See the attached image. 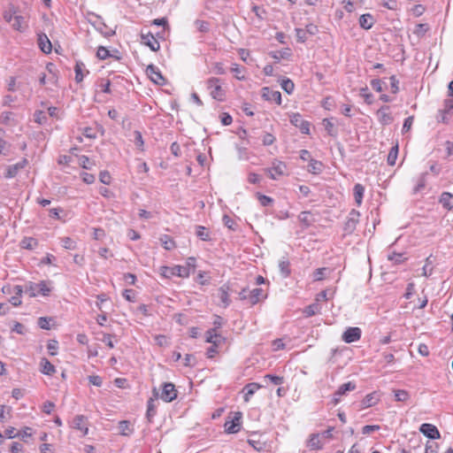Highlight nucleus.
Returning a JSON list of instances; mask_svg holds the SVG:
<instances>
[{
	"mask_svg": "<svg viewBox=\"0 0 453 453\" xmlns=\"http://www.w3.org/2000/svg\"><path fill=\"white\" fill-rule=\"evenodd\" d=\"M354 389H356V384L352 381H349L347 383H343L342 385H341L336 390V392L334 394V403H337L340 401L342 395Z\"/></svg>",
	"mask_w": 453,
	"mask_h": 453,
	"instance_id": "6ab92c4d",
	"label": "nucleus"
},
{
	"mask_svg": "<svg viewBox=\"0 0 453 453\" xmlns=\"http://www.w3.org/2000/svg\"><path fill=\"white\" fill-rule=\"evenodd\" d=\"M95 27L98 30L102 35L106 37H110L114 35V31L111 29H108L106 25L97 17V20L94 23Z\"/></svg>",
	"mask_w": 453,
	"mask_h": 453,
	"instance_id": "72a5a7b5",
	"label": "nucleus"
},
{
	"mask_svg": "<svg viewBox=\"0 0 453 453\" xmlns=\"http://www.w3.org/2000/svg\"><path fill=\"white\" fill-rule=\"evenodd\" d=\"M290 123L305 134L310 133V123L304 120L302 115L298 112L290 115Z\"/></svg>",
	"mask_w": 453,
	"mask_h": 453,
	"instance_id": "6e6552de",
	"label": "nucleus"
},
{
	"mask_svg": "<svg viewBox=\"0 0 453 453\" xmlns=\"http://www.w3.org/2000/svg\"><path fill=\"white\" fill-rule=\"evenodd\" d=\"M380 426L378 425H366L362 428L363 434H370L371 433L379 431Z\"/></svg>",
	"mask_w": 453,
	"mask_h": 453,
	"instance_id": "052dcab7",
	"label": "nucleus"
},
{
	"mask_svg": "<svg viewBox=\"0 0 453 453\" xmlns=\"http://www.w3.org/2000/svg\"><path fill=\"white\" fill-rule=\"evenodd\" d=\"M142 43L148 46L152 51H157L160 48L158 41L150 33L142 35Z\"/></svg>",
	"mask_w": 453,
	"mask_h": 453,
	"instance_id": "aec40b11",
	"label": "nucleus"
},
{
	"mask_svg": "<svg viewBox=\"0 0 453 453\" xmlns=\"http://www.w3.org/2000/svg\"><path fill=\"white\" fill-rule=\"evenodd\" d=\"M134 143L139 150H144V140L142 133L138 130L134 131Z\"/></svg>",
	"mask_w": 453,
	"mask_h": 453,
	"instance_id": "c03bdc74",
	"label": "nucleus"
},
{
	"mask_svg": "<svg viewBox=\"0 0 453 453\" xmlns=\"http://www.w3.org/2000/svg\"><path fill=\"white\" fill-rule=\"evenodd\" d=\"M231 290L230 285L228 283L223 284L219 288V297L221 301L222 306L226 308L231 303V299L229 297V292Z\"/></svg>",
	"mask_w": 453,
	"mask_h": 453,
	"instance_id": "2eb2a0df",
	"label": "nucleus"
},
{
	"mask_svg": "<svg viewBox=\"0 0 453 453\" xmlns=\"http://www.w3.org/2000/svg\"><path fill=\"white\" fill-rule=\"evenodd\" d=\"M61 245L65 250H75L77 248V242L70 237H62L60 239Z\"/></svg>",
	"mask_w": 453,
	"mask_h": 453,
	"instance_id": "49530a36",
	"label": "nucleus"
},
{
	"mask_svg": "<svg viewBox=\"0 0 453 453\" xmlns=\"http://www.w3.org/2000/svg\"><path fill=\"white\" fill-rule=\"evenodd\" d=\"M265 380H270L274 385H280L283 383V377L273 375V374L265 375Z\"/></svg>",
	"mask_w": 453,
	"mask_h": 453,
	"instance_id": "6e6d98bb",
	"label": "nucleus"
},
{
	"mask_svg": "<svg viewBox=\"0 0 453 453\" xmlns=\"http://www.w3.org/2000/svg\"><path fill=\"white\" fill-rule=\"evenodd\" d=\"M353 193H354V198H355V202H356L357 205L360 206L362 204L364 194H365L364 186L360 183L355 184L354 188H353Z\"/></svg>",
	"mask_w": 453,
	"mask_h": 453,
	"instance_id": "7c9ffc66",
	"label": "nucleus"
},
{
	"mask_svg": "<svg viewBox=\"0 0 453 453\" xmlns=\"http://www.w3.org/2000/svg\"><path fill=\"white\" fill-rule=\"evenodd\" d=\"M359 217H360V213L358 211L354 210V209L350 211L348 219L344 225V231L347 234H351L354 232V230L356 229L357 224L359 221Z\"/></svg>",
	"mask_w": 453,
	"mask_h": 453,
	"instance_id": "1a4fd4ad",
	"label": "nucleus"
},
{
	"mask_svg": "<svg viewBox=\"0 0 453 453\" xmlns=\"http://www.w3.org/2000/svg\"><path fill=\"white\" fill-rule=\"evenodd\" d=\"M239 298L242 301H248L251 305H255L261 299L265 298V295L263 289L260 288H256L252 290L243 288L239 292Z\"/></svg>",
	"mask_w": 453,
	"mask_h": 453,
	"instance_id": "7ed1b4c3",
	"label": "nucleus"
},
{
	"mask_svg": "<svg viewBox=\"0 0 453 453\" xmlns=\"http://www.w3.org/2000/svg\"><path fill=\"white\" fill-rule=\"evenodd\" d=\"M295 31L298 42H304L308 39L307 32L305 29L296 28Z\"/></svg>",
	"mask_w": 453,
	"mask_h": 453,
	"instance_id": "13d9d810",
	"label": "nucleus"
},
{
	"mask_svg": "<svg viewBox=\"0 0 453 453\" xmlns=\"http://www.w3.org/2000/svg\"><path fill=\"white\" fill-rule=\"evenodd\" d=\"M272 180H278L280 177L286 174L287 165L278 159L272 162L271 167L265 170Z\"/></svg>",
	"mask_w": 453,
	"mask_h": 453,
	"instance_id": "423d86ee",
	"label": "nucleus"
},
{
	"mask_svg": "<svg viewBox=\"0 0 453 453\" xmlns=\"http://www.w3.org/2000/svg\"><path fill=\"white\" fill-rule=\"evenodd\" d=\"M419 431H420V433H422L425 436H426L429 439L435 440V439H439L441 436L438 428L433 424H429V423L422 424L419 427Z\"/></svg>",
	"mask_w": 453,
	"mask_h": 453,
	"instance_id": "9b49d317",
	"label": "nucleus"
},
{
	"mask_svg": "<svg viewBox=\"0 0 453 453\" xmlns=\"http://www.w3.org/2000/svg\"><path fill=\"white\" fill-rule=\"evenodd\" d=\"M153 395L156 399L159 397V394L156 388L153 389ZM177 397V391L175 389V386L171 382H166L163 385L162 393L160 395V398L166 402L170 403L173 401Z\"/></svg>",
	"mask_w": 453,
	"mask_h": 453,
	"instance_id": "20e7f679",
	"label": "nucleus"
},
{
	"mask_svg": "<svg viewBox=\"0 0 453 453\" xmlns=\"http://www.w3.org/2000/svg\"><path fill=\"white\" fill-rule=\"evenodd\" d=\"M38 45L42 52L46 54L51 52L52 45L50 39L45 34L38 35Z\"/></svg>",
	"mask_w": 453,
	"mask_h": 453,
	"instance_id": "b1692460",
	"label": "nucleus"
},
{
	"mask_svg": "<svg viewBox=\"0 0 453 453\" xmlns=\"http://www.w3.org/2000/svg\"><path fill=\"white\" fill-rule=\"evenodd\" d=\"M196 234L197 237L203 241H207L210 238L207 229L203 226H196Z\"/></svg>",
	"mask_w": 453,
	"mask_h": 453,
	"instance_id": "603ef678",
	"label": "nucleus"
},
{
	"mask_svg": "<svg viewBox=\"0 0 453 453\" xmlns=\"http://www.w3.org/2000/svg\"><path fill=\"white\" fill-rule=\"evenodd\" d=\"M380 399V395L378 392L367 394L362 400L361 404L363 409H366L374 406Z\"/></svg>",
	"mask_w": 453,
	"mask_h": 453,
	"instance_id": "4be33fe9",
	"label": "nucleus"
},
{
	"mask_svg": "<svg viewBox=\"0 0 453 453\" xmlns=\"http://www.w3.org/2000/svg\"><path fill=\"white\" fill-rule=\"evenodd\" d=\"M163 247L167 250H171L175 248V242L173 239H171L168 235H164L160 239Z\"/></svg>",
	"mask_w": 453,
	"mask_h": 453,
	"instance_id": "3c124183",
	"label": "nucleus"
},
{
	"mask_svg": "<svg viewBox=\"0 0 453 453\" xmlns=\"http://www.w3.org/2000/svg\"><path fill=\"white\" fill-rule=\"evenodd\" d=\"M428 173H422L417 179H416V184L413 188V194H418L420 191H422L426 185V178Z\"/></svg>",
	"mask_w": 453,
	"mask_h": 453,
	"instance_id": "c756f323",
	"label": "nucleus"
},
{
	"mask_svg": "<svg viewBox=\"0 0 453 453\" xmlns=\"http://www.w3.org/2000/svg\"><path fill=\"white\" fill-rule=\"evenodd\" d=\"M289 262L288 260H281L279 263V268L283 277H288L290 274Z\"/></svg>",
	"mask_w": 453,
	"mask_h": 453,
	"instance_id": "8fccbe9b",
	"label": "nucleus"
},
{
	"mask_svg": "<svg viewBox=\"0 0 453 453\" xmlns=\"http://www.w3.org/2000/svg\"><path fill=\"white\" fill-rule=\"evenodd\" d=\"M319 437H320L319 434H312L310 436V440L308 441V445L307 446L311 449H313V450L322 449V448L324 446V443L321 441Z\"/></svg>",
	"mask_w": 453,
	"mask_h": 453,
	"instance_id": "cd10ccee",
	"label": "nucleus"
},
{
	"mask_svg": "<svg viewBox=\"0 0 453 453\" xmlns=\"http://www.w3.org/2000/svg\"><path fill=\"white\" fill-rule=\"evenodd\" d=\"M122 295L127 301L135 302V292L133 289H125Z\"/></svg>",
	"mask_w": 453,
	"mask_h": 453,
	"instance_id": "774afa93",
	"label": "nucleus"
},
{
	"mask_svg": "<svg viewBox=\"0 0 453 453\" xmlns=\"http://www.w3.org/2000/svg\"><path fill=\"white\" fill-rule=\"evenodd\" d=\"M257 199L262 206H269L273 203V199L268 196L257 194Z\"/></svg>",
	"mask_w": 453,
	"mask_h": 453,
	"instance_id": "5fc2aeb1",
	"label": "nucleus"
},
{
	"mask_svg": "<svg viewBox=\"0 0 453 453\" xmlns=\"http://www.w3.org/2000/svg\"><path fill=\"white\" fill-rule=\"evenodd\" d=\"M74 72H75V81L78 83L82 81L85 75L88 73V71L86 70L85 65L81 61L76 62L75 66H74Z\"/></svg>",
	"mask_w": 453,
	"mask_h": 453,
	"instance_id": "a878e982",
	"label": "nucleus"
},
{
	"mask_svg": "<svg viewBox=\"0 0 453 453\" xmlns=\"http://www.w3.org/2000/svg\"><path fill=\"white\" fill-rule=\"evenodd\" d=\"M10 25L13 30L19 33H24L28 28V20L26 19V17L19 14L14 17Z\"/></svg>",
	"mask_w": 453,
	"mask_h": 453,
	"instance_id": "4468645a",
	"label": "nucleus"
},
{
	"mask_svg": "<svg viewBox=\"0 0 453 453\" xmlns=\"http://www.w3.org/2000/svg\"><path fill=\"white\" fill-rule=\"evenodd\" d=\"M119 434L123 436H129L134 433V427L128 420H122L119 423Z\"/></svg>",
	"mask_w": 453,
	"mask_h": 453,
	"instance_id": "2f4dec72",
	"label": "nucleus"
},
{
	"mask_svg": "<svg viewBox=\"0 0 453 453\" xmlns=\"http://www.w3.org/2000/svg\"><path fill=\"white\" fill-rule=\"evenodd\" d=\"M271 56L277 61H280V59H288L291 56V50L290 49L287 48L283 50L273 52Z\"/></svg>",
	"mask_w": 453,
	"mask_h": 453,
	"instance_id": "a19ab883",
	"label": "nucleus"
},
{
	"mask_svg": "<svg viewBox=\"0 0 453 453\" xmlns=\"http://www.w3.org/2000/svg\"><path fill=\"white\" fill-rule=\"evenodd\" d=\"M146 73L150 79L157 85H164L165 84V78L161 74L160 71L157 66L154 65H148L146 69Z\"/></svg>",
	"mask_w": 453,
	"mask_h": 453,
	"instance_id": "f8f14e48",
	"label": "nucleus"
},
{
	"mask_svg": "<svg viewBox=\"0 0 453 453\" xmlns=\"http://www.w3.org/2000/svg\"><path fill=\"white\" fill-rule=\"evenodd\" d=\"M73 427L80 430L83 435H87L88 428L86 424V418L83 415H77L73 420Z\"/></svg>",
	"mask_w": 453,
	"mask_h": 453,
	"instance_id": "5701e85b",
	"label": "nucleus"
},
{
	"mask_svg": "<svg viewBox=\"0 0 453 453\" xmlns=\"http://www.w3.org/2000/svg\"><path fill=\"white\" fill-rule=\"evenodd\" d=\"M99 180L102 183L105 184V185H109L111 183V174L109 172L107 171H102L100 173H99Z\"/></svg>",
	"mask_w": 453,
	"mask_h": 453,
	"instance_id": "680f3d73",
	"label": "nucleus"
},
{
	"mask_svg": "<svg viewBox=\"0 0 453 453\" xmlns=\"http://www.w3.org/2000/svg\"><path fill=\"white\" fill-rule=\"evenodd\" d=\"M280 87L288 95L292 94L295 89L294 82L288 78H284L280 81Z\"/></svg>",
	"mask_w": 453,
	"mask_h": 453,
	"instance_id": "a18cd8bd",
	"label": "nucleus"
},
{
	"mask_svg": "<svg viewBox=\"0 0 453 453\" xmlns=\"http://www.w3.org/2000/svg\"><path fill=\"white\" fill-rule=\"evenodd\" d=\"M231 71L234 73V77L237 80H246V69L244 67H241L238 64H233L231 66Z\"/></svg>",
	"mask_w": 453,
	"mask_h": 453,
	"instance_id": "e433bc0d",
	"label": "nucleus"
},
{
	"mask_svg": "<svg viewBox=\"0 0 453 453\" xmlns=\"http://www.w3.org/2000/svg\"><path fill=\"white\" fill-rule=\"evenodd\" d=\"M27 164V159H23L14 165H9L6 169V173H4V177L6 179L14 178L19 170L23 169Z\"/></svg>",
	"mask_w": 453,
	"mask_h": 453,
	"instance_id": "a211bd4d",
	"label": "nucleus"
},
{
	"mask_svg": "<svg viewBox=\"0 0 453 453\" xmlns=\"http://www.w3.org/2000/svg\"><path fill=\"white\" fill-rule=\"evenodd\" d=\"M361 338V329L359 327H349L343 334L342 340L347 343H351L358 341Z\"/></svg>",
	"mask_w": 453,
	"mask_h": 453,
	"instance_id": "ddd939ff",
	"label": "nucleus"
},
{
	"mask_svg": "<svg viewBox=\"0 0 453 453\" xmlns=\"http://www.w3.org/2000/svg\"><path fill=\"white\" fill-rule=\"evenodd\" d=\"M17 15H19V7L13 4H9L3 11V19L8 24L12 23Z\"/></svg>",
	"mask_w": 453,
	"mask_h": 453,
	"instance_id": "f3484780",
	"label": "nucleus"
},
{
	"mask_svg": "<svg viewBox=\"0 0 453 453\" xmlns=\"http://www.w3.org/2000/svg\"><path fill=\"white\" fill-rule=\"evenodd\" d=\"M205 87L211 97L218 102H224L226 90L223 87V81L217 77H210L205 81Z\"/></svg>",
	"mask_w": 453,
	"mask_h": 453,
	"instance_id": "f257e3e1",
	"label": "nucleus"
},
{
	"mask_svg": "<svg viewBox=\"0 0 453 453\" xmlns=\"http://www.w3.org/2000/svg\"><path fill=\"white\" fill-rule=\"evenodd\" d=\"M440 203L448 211L453 209V195L449 192H443L439 200Z\"/></svg>",
	"mask_w": 453,
	"mask_h": 453,
	"instance_id": "bb28decb",
	"label": "nucleus"
},
{
	"mask_svg": "<svg viewBox=\"0 0 453 453\" xmlns=\"http://www.w3.org/2000/svg\"><path fill=\"white\" fill-rule=\"evenodd\" d=\"M298 220L301 222V224L303 225L304 227H309L313 223L311 212L306 211H302L298 215Z\"/></svg>",
	"mask_w": 453,
	"mask_h": 453,
	"instance_id": "4c0bfd02",
	"label": "nucleus"
},
{
	"mask_svg": "<svg viewBox=\"0 0 453 453\" xmlns=\"http://www.w3.org/2000/svg\"><path fill=\"white\" fill-rule=\"evenodd\" d=\"M381 5L388 10H396L398 7L396 0H381Z\"/></svg>",
	"mask_w": 453,
	"mask_h": 453,
	"instance_id": "bf43d9fd",
	"label": "nucleus"
},
{
	"mask_svg": "<svg viewBox=\"0 0 453 453\" xmlns=\"http://www.w3.org/2000/svg\"><path fill=\"white\" fill-rule=\"evenodd\" d=\"M388 259L395 265H399L405 261L406 257L403 253L392 252L388 255Z\"/></svg>",
	"mask_w": 453,
	"mask_h": 453,
	"instance_id": "de8ad7c7",
	"label": "nucleus"
},
{
	"mask_svg": "<svg viewBox=\"0 0 453 453\" xmlns=\"http://www.w3.org/2000/svg\"><path fill=\"white\" fill-rule=\"evenodd\" d=\"M35 121L38 124H43L47 120V117L42 111H36L34 114Z\"/></svg>",
	"mask_w": 453,
	"mask_h": 453,
	"instance_id": "4d7b16f0",
	"label": "nucleus"
},
{
	"mask_svg": "<svg viewBox=\"0 0 453 453\" xmlns=\"http://www.w3.org/2000/svg\"><path fill=\"white\" fill-rule=\"evenodd\" d=\"M196 258L194 257H189L186 260V265H182V267L186 268L189 272V274H190L196 269Z\"/></svg>",
	"mask_w": 453,
	"mask_h": 453,
	"instance_id": "864d4df0",
	"label": "nucleus"
},
{
	"mask_svg": "<svg viewBox=\"0 0 453 453\" xmlns=\"http://www.w3.org/2000/svg\"><path fill=\"white\" fill-rule=\"evenodd\" d=\"M261 388L257 383H249L244 387V401L249 402L250 397Z\"/></svg>",
	"mask_w": 453,
	"mask_h": 453,
	"instance_id": "c85d7f7f",
	"label": "nucleus"
},
{
	"mask_svg": "<svg viewBox=\"0 0 453 453\" xmlns=\"http://www.w3.org/2000/svg\"><path fill=\"white\" fill-rule=\"evenodd\" d=\"M47 349L49 350V353L51 355V356H55L57 355V350H58V342L55 341V340H51V341H49L48 343H47Z\"/></svg>",
	"mask_w": 453,
	"mask_h": 453,
	"instance_id": "0e129e2a",
	"label": "nucleus"
},
{
	"mask_svg": "<svg viewBox=\"0 0 453 453\" xmlns=\"http://www.w3.org/2000/svg\"><path fill=\"white\" fill-rule=\"evenodd\" d=\"M14 289H15L16 295L11 297L10 303L13 306L17 307V306H19L21 304V296H22V293H23V289H22V287L19 286V285L15 286Z\"/></svg>",
	"mask_w": 453,
	"mask_h": 453,
	"instance_id": "58836bf2",
	"label": "nucleus"
},
{
	"mask_svg": "<svg viewBox=\"0 0 453 453\" xmlns=\"http://www.w3.org/2000/svg\"><path fill=\"white\" fill-rule=\"evenodd\" d=\"M395 399L397 402H406L410 398V394L408 391L403 389H397L394 391Z\"/></svg>",
	"mask_w": 453,
	"mask_h": 453,
	"instance_id": "09e8293b",
	"label": "nucleus"
},
{
	"mask_svg": "<svg viewBox=\"0 0 453 453\" xmlns=\"http://www.w3.org/2000/svg\"><path fill=\"white\" fill-rule=\"evenodd\" d=\"M39 245L38 241L34 237H24L19 242V247L24 250H33Z\"/></svg>",
	"mask_w": 453,
	"mask_h": 453,
	"instance_id": "393cba45",
	"label": "nucleus"
},
{
	"mask_svg": "<svg viewBox=\"0 0 453 453\" xmlns=\"http://www.w3.org/2000/svg\"><path fill=\"white\" fill-rule=\"evenodd\" d=\"M156 415V404H155V399L150 398L147 403V412L146 416L148 420L150 422L152 418Z\"/></svg>",
	"mask_w": 453,
	"mask_h": 453,
	"instance_id": "37998d69",
	"label": "nucleus"
},
{
	"mask_svg": "<svg viewBox=\"0 0 453 453\" xmlns=\"http://www.w3.org/2000/svg\"><path fill=\"white\" fill-rule=\"evenodd\" d=\"M359 25L362 28L368 30L373 26V17L370 13H365L360 16Z\"/></svg>",
	"mask_w": 453,
	"mask_h": 453,
	"instance_id": "f704fd0d",
	"label": "nucleus"
},
{
	"mask_svg": "<svg viewBox=\"0 0 453 453\" xmlns=\"http://www.w3.org/2000/svg\"><path fill=\"white\" fill-rule=\"evenodd\" d=\"M262 97L265 101L274 102L278 105L281 104V94L278 90H273L268 87L262 88Z\"/></svg>",
	"mask_w": 453,
	"mask_h": 453,
	"instance_id": "9d476101",
	"label": "nucleus"
},
{
	"mask_svg": "<svg viewBox=\"0 0 453 453\" xmlns=\"http://www.w3.org/2000/svg\"><path fill=\"white\" fill-rule=\"evenodd\" d=\"M323 170V164L316 159H310L308 172L313 174H319Z\"/></svg>",
	"mask_w": 453,
	"mask_h": 453,
	"instance_id": "c9c22d12",
	"label": "nucleus"
},
{
	"mask_svg": "<svg viewBox=\"0 0 453 453\" xmlns=\"http://www.w3.org/2000/svg\"><path fill=\"white\" fill-rule=\"evenodd\" d=\"M242 414L240 411L234 412L230 420H226L224 424L225 431L227 434H236L240 431L242 426Z\"/></svg>",
	"mask_w": 453,
	"mask_h": 453,
	"instance_id": "0eeeda50",
	"label": "nucleus"
},
{
	"mask_svg": "<svg viewBox=\"0 0 453 453\" xmlns=\"http://www.w3.org/2000/svg\"><path fill=\"white\" fill-rule=\"evenodd\" d=\"M51 281L42 280L39 283L28 282L27 291L31 297H35L39 295L48 296L52 290Z\"/></svg>",
	"mask_w": 453,
	"mask_h": 453,
	"instance_id": "f03ea898",
	"label": "nucleus"
},
{
	"mask_svg": "<svg viewBox=\"0 0 453 453\" xmlns=\"http://www.w3.org/2000/svg\"><path fill=\"white\" fill-rule=\"evenodd\" d=\"M212 72L216 74L222 75L226 73V70L224 65L220 62H216L213 64Z\"/></svg>",
	"mask_w": 453,
	"mask_h": 453,
	"instance_id": "338daca9",
	"label": "nucleus"
},
{
	"mask_svg": "<svg viewBox=\"0 0 453 453\" xmlns=\"http://www.w3.org/2000/svg\"><path fill=\"white\" fill-rule=\"evenodd\" d=\"M161 274L165 278H172L173 276H178L180 278H188L189 272L182 267V265H177L174 266H162L160 268Z\"/></svg>",
	"mask_w": 453,
	"mask_h": 453,
	"instance_id": "39448f33",
	"label": "nucleus"
},
{
	"mask_svg": "<svg viewBox=\"0 0 453 453\" xmlns=\"http://www.w3.org/2000/svg\"><path fill=\"white\" fill-rule=\"evenodd\" d=\"M397 156H398V143H395V145H394L390 149L389 153L388 155V159H387L388 164L389 165H395Z\"/></svg>",
	"mask_w": 453,
	"mask_h": 453,
	"instance_id": "79ce46f5",
	"label": "nucleus"
},
{
	"mask_svg": "<svg viewBox=\"0 0 453 453\" xmlns=\"http://www.w3.org/2000/svg\"><path fill=\"white\" fill-rule=\"evenodd\" d=\"M41 372L46 375H52L56 372L55 366L45 357L41 360Z\"/></svg>",
	"mask_w": 453,
	"mask_h": 453,
	"instance_id": "473e14b6",
	"label": "nucleus"
},
{
	"mask_svg": "<svg viewBox=\"0 0 453 453\" xmlns=\"http://www.w3.org/2000/svg\"><path fill=\"white\" fill-rule=\"evenodd\" d=\"M377 116L382 125H389L393 121V117L389 112V106L384 105L377 111Z\"/></svg>",
	"mask_w": 453,
	"mask_h": 453,
	"instance_id": "412c9836",
	"label": "nucleus"
},
{
	"mask_svg": "<svg viewBox=\"0 0 453 453\" xmlns=\"http://www.w3.org/2000/svg\"><path fill=\"white\" fill-rule=\"evenodd\" d=\"M360 96L362 97L365 98V101L368 104H372V95L369 92L368 90V88L365 87V88H362L360 89Z\"/></svg>",
	"mask_w": 453,
	"mask_h": 453,
	"instance_id": "69168bd1",
	"label": "nucleus"
},
{
	"mask_svg": "<svg viewBox=\"0 0 453 453\" xmlns=\"http://www.w3.org/2000/svg\"><path fill=\"white\" fill-rule=\"evenodd\" d=\"M226 339L216 332V328H211L206 332V342L215 346H220Z\"/></svg>",
	"mask_w": 453,
	"mask_h": 453,
	"instance_id": "dca6fc26",
	"label": "nucleus"
},
{
	"mask_svg": "<svg viewBox=\"0 0 453 453\" xmlns=\"http://www.w3.org/2000/svg\"><path fill=\"white\" fill-rule=\"evenodd\" d=\"M195 25L200 32L205 33L209 30V24L204 20L197 19L195 21Z\"/></svg>",
	"mask_w": 453,
	"mask_h": 453,
	"instance_id": "e2e57ef3",
	"label": "nucleus"
},
{
	"mask_svg": "<svg viewBox=\"0 0 453 453\" xmlns=\"http://www.w3.org/2000/svg\"><path fill=\"white\" fill-rule=\"evenodd\" d=\"M321 311V307H320V304L317 302L308 305L305 307L304 311H303V313L307 316V317H311L315 314H318Z\"/></svg>",
	"mask_w": 453,
	"mask_h": 453,
	"instance_id": "ea45409f",
	"label": "nucleus"
}]
</instances>
